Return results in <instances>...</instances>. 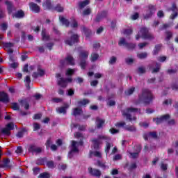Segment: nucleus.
I'll use <instances>...</instances> for the list:
<instances>
[{
	"label": "nucleus",
	"instance_id": "f257e3e1",
	"mask_svg": "<svg viewBox=\"0 0 178 178\" xmlns=\"http://www.w3.org/2000/svg\"><path fill=\"white\" fill-rule=\"evenodd\" d=\"M102 140H104V141H106L104 151L106 154L108 155V154H109V151H111V143H109V140H111L109 137L104 135H98L97 138H92L91 142L92 143V147L96 151H98V149H99V145L102 144Z\"/></svg>",
	"mask_w": 178,
	"mask_h": 178
},
{
	"label": "nucleus",
	"instance_id": "f03ea898",
	"mask_svg": "<svg viewBox=\"0 0 178 178\" xmlns=\"http://www.w3.org/2000/svg\"><path fill=\"white\" fill-rule=\"evenodd\" d=\"M155 99V96L149 89H142L141 93L138 96V104H143L144 105H149L152 104V101Z\"/></svg>",
	"mask_w": 178,
	"mask_h": 178
},
{
	"label": "nucleus",
	"instance_id": "7ed1b4c3",
	"mask_svg": "<svg viewBox=\"0 0 178 178\" xmlns=\"http://www.w3.org/2000/svg\"><path fill=\"white\" fill-rule=\"evenodd\" d=\"M140 38L143 40H154V36L149 33V30L146 27L140 28L139 32L136 35V40H138Z\"/></svg>",
	"mask_w": 178,
	"mask_h": 178
},
{
	"label": "nucleus",
	"instance_id": "20e7f679",
	"mask_svg": "<svg viewBox=\"0 0 178 178\" xmlns=\"http://www.w3.org/2000/svg\"><path fill=\"white\" fill-rule=\"evenodd\" d=\"M56 78L58 79L57 81L58 86L62 88H66L67 87V83H72V81H73V79L72 78L65 79L62 77V74L60 73H56Z\"/></svg>",
	"mask_w": 178,
	"mask_h": 178
},
{
	"label": "nucleus",
	"instance_id": "39448f33",
	"mask_svg": "<svg viewBox=\"0 0 178 178\" xmlns=\"http://www.w3.org/2000/svg\"><path fill=\"white\" fill-rule=\"evenodd\" d=\"M89 53L87 51H82L79 53V65L81 68L84 70L87 67V59H88Z\"/></svg>",
	"mask_w": 178,
	"mask_h": 178
},
{
	"label": "nucleus",
	"instance_id": "423d86ee",
	"mask_svg": "<svg viewBox=\"0 0 178 178\" xmlns=\"http://www.w3.org/2000/svg\"><path fill=\"white\" fill-rule=\"evenodd\" d=\"M118 45H120V47H122V45H125L128 51H133V49H135L136 47V43H129L126 42V39H124V38H120Z\"/></svg>",
	"mask_w": 178,
	"mask_h": 178
},
{
	"label": "nucleus",
	"instance_id": "0eeeda50",
	"mask_svg": "<svg viewBox=\"0 0 178 178\" xmlns=\"http://www.w3.org/2000/svg\"><path fill=\"white\" fill-rule=\"evenodd\" d=\"M10 130H15V124L10 122L6 125V127L1 129V134L3 136H10Z\"/></svg>",
	"mask_w": 178,
	"mask_h": 178
},
{
	"label": "nucleus",
	"instance_id": "6e6552de",
	"mask_svg": "<svg viewBox=\"0 0 178 178\" xmlns=\"http://www.w3.org/2000/svg\"><path fill=\"white\" fill-rule=\"evenodd\" d=\"M65 42L70 47L74 45V44H77V42H79V35L72 34L70 38L65 40Z\"/></svg>",
	"mask_w": 178,
	"mask_h": 178
},
{
	"label": "nucleus",
	"instance_id": "1a4fd4ad",
	"mask_svg": "<svg viewBox=\"0 0 178 178\" xmlns=\"http://www.w3.org/2000/svg\"><path fill=\"white\" fill-rule=\"evenodd\" d=\"M170 119V115L165 114L161 115L160 118H153V122H155L156 124H161V123H163V122H166V120H169Z\"/></svg>",
	"mask_w": 178,
	"mask_h": 178
},
{
	"label": "nucleus",
	"instance_id": "9d476101",
	"mask_svg": "<svg viewBox=\"0 0 178 178\" xmlns=\"http://www.w3.org/2000/svg\"><path fill=\"white\" fill-rule=\"evenodd\" d=\"M169 10L174 13L170 15V19H171V20H175V19L178 16V8L176 3H172V7L169 8Z\"/></svg>",
	"mask_w": 178,
	"mask_h": 178
},
{
	"label": "nucleus",
	"instance_id": "9b49d317",
	"mask_svg": "<svg viewBox=\"0 0 178 178\" xmlns=\"http://www.w3.org/2000/svg\"><path fill=\"white\" fill-rule=\"evenodd\" d=\"M88 170L90 176H92L93 177H101V175H102L101 170L97 168H92L91 167H89L88 168Z\"/></svg>",
	"mask_w": 178,
	"mask_h": 178
},
{
	"label": "nucleus",
	"instance_id": "f8f14e48",
	"mask_svg": "<svg viewBox=\"0 0 178 178\" xmlns=\"http://www.w3.org/2000/svg\"><path fill=\"white\" fill-rule=\"evenodd\" d=\"M29 6L30 10L33 12V13H40V12H41V7L34 2H30Z\"/></svg>",
	"mask_w": 178,
	"mask_h": 178
},
{
	"label": "nucleus",
	"instance_id": "ddd939ff",
	"mask_svg": "<svg viewBox=\"0 0 178 178\" xmlns=\"http://www.w3.org/2000/svg\"><path fill=\"white\" fill-rule=\"evenodd\" d=\"M148 11L145 15V19H149V17H152V15L155 14V11L156 10V8H155V6L153 5H149L148 6Z\"/></svg>",
	"mask_w": 178,
	"mask_h": 178
},
{
	"label": "nucleus",
	"instance_id": "4468645a",
	"mask_svg": "<svg viewBox=\"0 0 178 178\" xmlns=\"http://www.w3.org/2000/svg\"><path fill=\"white\" fill-rule=\"evenodd\" d=\"M9 95L8 93L2 91L0 92V102H3V104H9Z\"/></svg>",
	"mask_w": 178,
	"mask_h": 178
},
{
	"label": "nucleus",
	"instance_id": "2eb2a0df",
	"mask_svg": "<svg viewBox=\"0 0 178 178\" xmlns=\"http://www.w3.org/2000/svg\"><path fill=\"white\" fill-rule=\"evenodd\" d=\"M29 152H36V154H41L42 149L41 147H36L35 145H31L28 148Z\"/></svg>",
	"mask_w": 178,
	"mask_h": 178
},
{
	"label": "nucleus",
	"instance_id": "dca6fc26",
	"mask_svg": "<svg viewBox=\"0 0 178 178\" xmlns=\"http://www.w3.org/2000/svg\"><path fill=\"white\" fill-rule=\"evenodd\" d=\"M69 108V104H65L64 106L58 107L56 109L57 113H63V115H66L67 108Z\"/></svg>",
	"mask_w": 178,
	"mask_h": 178
},
{
	"label": "nucleus",
	"instance_id": "f3484780",
	"mask_svg": "<svg viewBox=\"0 0 178 178\" xmlns=\"http://www.w3.org/2000/svg\"><path fill=\"white\" fill-rule=\"evenodd\" d=\"M21 106H24L26 111H29L30 109V103L27 100V99H20L19 100Z\"/></svg>",
	"mask_w": 178,
	"mask_h": 178
},
{
	"label": "nucleus",
	"instance_id": "a211bd4d",
	"mask_svg": "<svg viewBox=\"0 0 178 178\" xmlns=\"http://www.w3.org/2000/svg\"><path fill=\"white\" fill-rule=\"evenodd\" d=\"M42 6L44 8V9H47L48 10H52L54 8L52 3H51V0H44Z\"/></svg>",
	"mask_w": 178,
	"mask_h": 178
},
{
	"label": "nucleus",
	"instance_id": "6ab92c4d",
	"mask_svg": "<svg viewBox=\"0 0 178 178\" xmlns=\"http://www.w3.org/2000/svg\"><path fill=\"white\" fill-rule=\"evenodd\" d=\"M104 124H105V120H102L98 117L96 118L97 129H102Z\"/></svg>",
	"mask_w": 178,
	"mask_h": 178
},
{
	"label": "nucleus",
	"instance_id": "aec40b11",
	"mask_svg": "<svg viewBox=\"0 0 178 178\" xmlns=\"http://www.w3.org/2000/svg\"><path fill=\"white\" fill-rule=\"evenodd\" d=\"M5 3L7 6V10L8 12V15H12V12H13V3L8 0L5 1Z\"/></svg>",
	"mask_w": 178,
	"mask_h": 178
},
{
	"label": "nucleus",
	"instance_id": "412c9836",
	"mask_svg": "<svg viewBox=\"0 0 178 178\" xmlns=\"http://www.w3.org/2000/svg\"><path fill=\"white\" fill-rule=\"evenodd\" d=\"M51 10H54L55 12H58V13H61L65 10V8H63V6H62L60 3H58L54 7L53 6Z\"/></svg>",
	"mask_w": 178,
	"mask_h": 178
},
{
	"label": "nucleus",
	"instance_id": "4be33fe9",
	"mask_svg": "<svg viewBox=\"0 0 178 178\" xmlns=\"http://www.w3.org/2000/svg\"><path fill=\"white\" fill-rule=\"evenodd\" d=\"M42 41H49V35H47V29H42L41 32Z\"/></svg>",
	"mask_w": 178,
	"mask_h": 178
},
{
	"label": "nucleus",
	"instance_id": "5701e85b",
	"mask_svg": "<svg viewBox=\"0 0 178 178\" xmlns=\"http://www.w3.org/2000/svg\"><path fill=\"white\" fill-rule=\"evenodd\" d=\"M127 113H134L136 112H138L140 115H143L141 113V108L129 107L127 108Z\"/></svg>",
	"mask_w": 178,
	"mask_h": 178
},
{
	"label": "nucleus",
	"instance_id": "b1692460",
	"mask_svg": "<svg viewBox=\"0 0 178 178\" xmlns=\"http://www.w3.org/2000/svg\"><path fill=\"white\" fill-rule=\"evenodd\" d=\"M122 116H125L127 120H129L130 122H133V120H137V117L131 118V114L124 111L122 112Z\"/></svg>",
	"mask_w": 178,
	"mask_h": 178
},
{
	"label": "nucleus",
	"instance_id": "393cba45",
	"mask_svg": "<svg viewBox=\"0 0 178 178\" xmlns=\"http://www.w3.org/2000/svg\"><path fill=\"white\" fill-rule=\"evenodd\" d=\"M72 127H74V129H77L78 127V130H79V131H86V125H80L79 124H72Z\"/></svg>",
	"mask_w": 178,
	"mask_h": 178
},
{
	"label": "nucleus",
	"instance_id": "a878e982",
	"mask_svg": "<svg viewBox=\"0 0 178 178\" xmlns=\"http://www.w3.org/2000/svg\"><path fill=\"white\" fill-rule=\"evenodd\" d=\"M24 11H23L22 10H18L14 14L15 17H16L17 19H23V17H24Z\"/></svg>",
	"mask_w": 178,
	"mask_h": 178
},
{
	"label": "nucleus",
	"instance_id": "bb28decb",
	"mask_svg": "<svg viewBox=\"0 0 178 178\" xmlns=\"http://www.w3.org/2000/svg\"><path fill=\"white\" fill-rule=\"evenodd\" d=\"M97 166H98L99 168H101L102 169H103V170H105V169H106V168H109V167H108L106 165V163L102 162L100 160H97Z\"/></svg>",
	"mask_w": 178,
	"mask_h": 178
},
{
	"label": "nucleus",
	"instance_id": "cd10ccee",
	"mask_svg": "<svg viewBox=\"0 0 178 178\" xmlns=\"http://www.w3.org/2000/svg\"><path fill=\"white\" fill-rule=\"evenodd\" d=\"M59 20L60 22H62V24H63L66 27H69V24H70V23L69 22V20L66 19V18H65L63 16L60 15Z\"/></svg>",
	"mask_w": 178,
	"mask_h": 178
},
{
	"label": "nucleus",
	"instance_id": "c85d7f7f",
	"mask_svg": "<svg viewBox=\"0 0 178 178\" xmlns=\"http://www.w3.org/2000/svg\"><path fill=\"white\" fill-rule=\"evenodd\" d=\"M82 31L84 33L86 37H87V38H88V37H90V35H91L92 34V32L86 26H83L82 27Z\"/></svg>",
	"mask_w": 178,
	"mask_h": 178
},
{
	"label": "nucleus",
	"instance_id": "c756f323",
	"mask_svg": "<svg viewBox=\"0 0 178 178\" xmlns=\"http://www.w3.org/2000/svg\"><path fill=\"white\" fill-rule=\"evenodd\" d=\"M81 113H83V109L80 108H75L73 109V112L72 113V115H73V116H79Z\"/></svg>",
	"mask_w": 178,
	"mask_h": 178
},
{
	"label": "nucleus",
	"instance_id": "7c9ffc66",
	"mask_svg": "<svg viewBox=\"0 0 178 178\" xmlns=\"http://www.w3.org/2000/svg\"><path fill=\"white\" fill-rule=\"evenodd\" d=\"M124 130L127 131H130L131 133H133L134 131H137V129L134 127V125H126L124 127Z\"/></svg>",
	"mask_w": 178,
	"mask_h": 178
},
{
	"label": "nucleus",
	"instance_id": "2f4dec72",
	"mask_svg": "<svg viewBox=\"0 0 178 178\" xmlns=\"http://www.w3.org/2000/svg\"><path fill=\"white\" fill-rule=\"evenodd\" d=\"M135 91H136V88L131 87V88L127 89V90H125L124 94H125V95L129 97L130 95H133V94L134 93Z\"/></svg>",
	"mask_w": 178,
	"mask_h": 178
},
{
	"label": "nucleus",
	"instance_id": "473e14b6",
	"mask_svg": "<svg viewBox=\"0 0 178 178\" xmlns=\"http://www.w3.org/2000/svg\"><path fill=\"white\" fill-rule=\"evenodd\" d=\"M161 48H162V44H156L153 50V55H158Z\"/></svg>",
	"mask_w": 178,
	"mask_h": 178
},
{
	"label": "nucleus",
	"instance_id": "72a5a7b5",
	"mask_svg": "<svg viewBox=\"0 0 178 178\" xmlns=\"http://www.w3.org/2000/svg\"><path fill=\"white\" fill-rule=\"evenodd\" d=\"M77 141L76 140H72V145H71V151L73 152H79V148H77Z\"/></svg>",
	"mask_w": 178,
	"mask_h": 178
},
{
	"label": "nucleus",
	"instance_id": "f704fd0d",
	"mask_svg": "<svg viewBox=\"0 0 178 178\" xmlns=\"http://www.w3.org/2000/svg\"><path fill=\"white\" fill-rule=\"evenodd\" d=\"M90 104V100L88 99H83L78 102V105L80 106H86V105H88Z\"/></svg>",
	"mask_w": 178,
	"mask_h": 178
},
{
	"label": "nucleus",
	"instance_id": "c9c22d12",
	"mask_svg": "<svg viewBox=\"0 0 178 178\" xmlns=\"http://www.w3.org/2000/svg\"><path fill=\"white\" fill-rule=\"evenodd\" d=\"M65 61L68 63V65H70L71 66L74 65V58L72 57L71 56H67L65 58Z\"/></svg>",
	"mask_w": 178,
	"mask_h": 178
},
{
	"label": "nucleus",
	"instance_id": "e433bc0d",
	"mask_svg": "<svg viewBox=\"0 0 178 178\" xmlns=\"http://www.w3.org/2000/svg\"><path fill=\"white\" fill-rule=\"evenodd\" d=\"M99 58V54L97 53H92L90 56V60L91 62H95L98 60V58Z\"/></svg>",
	"mask_w": 178,
	"mask_h": 178
},
{
	"label": "nucleus",
	"instance_id": "4c0bfd02",
	"mask_svg": "<svg viewBox=\"0 0 178 178\" xmlns=\"http://www.w3.org/2000/svg\"><path fill=\"white\" fill-rule=\"evenodd\" d=\"M87 5H90V0H85L83 1L79 2V8L80 9H83L87 6Z\"/></svg>",
	"mask_w": 178,
	"mask_h": 178
},
{
	"label": "nucleus",
	"instance_id": "58836bf2",
	"mask_svg": "<svg viewBox=\"0 0 178 178\" xmlns=\"http://www.w3.org/2000/svg\"><path fill=\"white\" fill-rule=\"evenodd\" d=\"M91 12H92V10H91L90 8H88L83 10L82 15L83 16H90V15H91Z\"/></svg>",
	"mask_w": 178,
	"mask_h": 178
},
{
	"label": "nucleus",
	"instance_id": "ea45409f",
	"mask_svg": "<svg viewBox=\"0 0 178 178\" xmlns=\"http://www.w3.org/2000/svg\"><path fill=\"white\" fill-rule=\"evenodd\" d=\"M156 67L153 68L152 73H158L161 70V64L155 63Z\"/></svg>",
	"mask_w": 178,
	"mask_h": 178
},
{
	"label": "nucleus",
	"instance_id": "a19ab883",
	"mask_svg": "<svg viewBox=\"0 0 178 178\" xmlns=\"http://www.w3.org/2000/svg\"><path fill=\"white\" fill-rule=\"evenodd\" d=\"M37 71L40 77H42V76H44L45 74V70H44L41 68V65L38 66Z\"/></svg>",
	"mask_w": 178,
	"mask_h": 178
},
{
	"label": "nucleus",
	"instance_id": "79ce46f5",
	"mask_svg": "<svg viewBox=\"0 0 178 178\" xmlns=\"http://www.w3.org/2000/svg\"><path fill=\"white\" fill-rule=\"evenodd\" d=\"M137 72L138 74H144L146 73L147 70H145V67L140 66L138 67Z\"/></svg>",
	"mask_w": 178,
	"mask_h": 178
},
{
	"label": "nucleus",
	"instance_id": "37998d69",
	"mask_svg": "<svg viewBox=\"0 0 178 178\" xmlns=\"http://www.w3.org/2000/svg\"><path fill=\"white\" fill-rule=\"evenodd\" d=\"M166 38L165 41H170V38L173 37V33L169 31H165Z\"/></svg>",
	"mask_w": 178,
	"mask_h": 178
},
{
	"label": "nucleus",
	"instance_id": "c03bdc74",
	"mask_svg": "<svg viewBox=\"0 0 178 178\" xmlns=\"http://www.w3.org/2000/svg\"><path fill=\"white\" fill-rule=\"evenodd\" d=\"M38 177V178H51V175H49V173L44 172L43 173L40 174Z\"/></svg>",
	"mask_w": 178,
	"mask_h": 178
},
{
	"label": "nucleus",
	"instance_id": "a18cd8bd",
	"mask_svg": "<svg viewBox=\"0 0 178 178\" xmlns=\"http://www.w3.org/2000/svg\"><path fill=\"white\" fill-rule=\"evenodd\" d=\"M147 56L148 54L147 52H143L137 55L139 59H145Z\"/></svg>",
	"mask_w": 178,
	"mask_h": 178
},
{
	"label": "nucleus",
	"instance_id": "49530a36",
	"mask_svg": "<svg viewBox=\"0 0 178 178\" xmlns=\"http://www.w3.org/2000/svg\"><path fill=\"white\" fill-rule=\"evenodd\" d=\"M74 74V70L69 68L65 72V76H73Z\"/></svg>",
	"mask_w": 178,
	"mask_h": 178
},
{
	"label": "nucleus",
	"instance_id": "de8ad7c7",
	"mask_svg": "<svg viewBox=\"0 0 178 178\" xmlns=\"http://www.w3.org/2000/svg\"><path fill=\"white\" fill-rule=\"evenodd\" d=\"M47 165L49 168V169H54V168H55V163L53 161H47Z\"/></svg>",
	"mask_w": 178,
	"mask_h": 178
},
{
	"label": "nucleus",
	"instance_id": "09e8293b",
	"mask_svg": "<svg viewBox=\"0 0 178 178\" xmlns=\"http://www.w3.org/2000/svg\"><path fill=\"white\" fill-rule=\"evenodd\" d=\"M123 34H124V35H131V34H133V29H124L123 31Z\"/></svg>",
	"mask_w": 178,
	"mask_h": 178
},
{
	"label": "nucleus",
	"instance_id": "8fccbe9b",
	"mask_svg": "<svg viewBox=\"0 0 178 178\" xmlns=\"http://www.w3.org/2000/svg\"><path fill=\"white\" fill-rule=\"evenodd\" d=\"M116 60H118V58L115 56H112L110 58L108 63L109 65H115V63H116Z\"/></svg>",
	"mask_w": 178,
	"mask_h": 178
},
{
	"label": "nucleus",
	"instance_id": "3c124183",
	"mask_svg": "<svg viewBox=\"0 0 178 178\" xmlns=\"http://www.w3.org/2000/svg\"><path fill=\"white\" fill-rule=\"evenodd\" d=\"M11 108L13 111H19L20 109V107H19V104H17V103L16 102L12 104Z\"/></svg>",
	"mask_w": 178,
	"mask_h": 178
},
{
	"label": "nucleus",
	"instance_id": "603ef678",
	"mask_svg": "<svg viewBox=\"0 0 178 178\" xmlns=\"http://www.w3.org/2000/svg\"><path fill=\"white\" fill-rule=\"evenodd\" d=\"M41 129V126L40 124L37 122L33 123V131H37V130H40Z\"/></svg>",
	"mask_w": 178,
	"mask_h": 178
},
{
	"label": "nucleus",
	"instance_id": "864d4df0",
	"mask_svg": "<svg viewBox=\"0 0 178 178\" xmlns=\"http://www.w3.org/2000/svg\"><path fill=\"white\" fill-rule=\"evenodd\" d=\"M51 144H52V139L49 138L45 143L46 148L48 149L51 147Z\"/></svg>",
	"mask_w": 178,
	"mask_h": 178
},
{
	"label": "nucleus",
	"instance_id": "5fc2aeb1",
	"mask_svg": "<svg viewBox=\"0 0 178 178\" xmlns=\"http://www.w3.org/2000/svg\"><path fill=\"white\" fill-rule=\"evenodd\" d=\"M103 18H102L101 15L97 13V15L96 16V17L94 19V22H95V23H99V22H101V20H102Z\"/></svg>",
	"mask_w": 178,
	"mask_h": 178
},
{
	"label": "nucleus",
	"instance_id": "6e6d98bb",
	"mask_svg": "<svg viewBox=\"0 0 178 178\" xmlns=\"http://www.w3.org/2000/svg\"><path fill=\"white\" fill-rule=\"evenodd\" d=\"M102 19H105V17H106V16H108V11H106V10H103L100 13H98Z\"/></svg>",
	"mask_w": 178,
	"mask_h": 178
},
{
	"label": "nucleus",
	"instance_id": "4d7b16f0",
	"mask_svg": "<svg viewBox=\"0 0 178 178\" xmlns=\"http://www.w3.org/2000/svg\"><path fill=\"white\" fill-rule=\"evenodd\" d=\"M133 169H137V164L136 163H133L129 165V170L131 172Z\"/></svg>",
	"mask_w": 178,
	"mask_h": 178
},
{
	"label": "nucleus",
	"instance_id": "13d9d810",
	"mask_svg": "<svg viewBox=\"0 0 178 178\" xmlns=\"http://www.w3.org/2000/svg\"><path fill=\"white\" fill-rule=\"evenodd\" d=\"M148 42H142V43H139L138 45L139 47V49H143V48H144V47H147V45H148Z\"/></svg>",
	"mask_w": 178,
	"mask_h": 178
},
{
	"label": "nucleus",
	"instance_id": "bf43d9fd",
	"mask_svg": "<svg viewBox=\"0 0 178 178\" xmlns=\"http://www.w3.org/2000/svg\"><path fill=\"white\" fill-rule=\"evenodd\" d=\"M16 136L18 138H23V136H24V131H18L17 134H16Z\"/></svg>",
	"mask_w": 178,
	"mask_h": 178
},
{
	"label": "nucleus",
	"instance_id": "052dcab7",
	"mask_svg": "<svg viewBox=\"0 0 178 178\" xmlns=\"http://www.w3.org/2000/svg\"><path fill=\"white\" fill-rule=\"evenodd\" d=\"M125 62L127 65H131V63H134V60L133 58H127L125 59Z\"/></svg>",
	"mask_w": 178,
	"mask_h": 178
},
{
	"label": "nucleus",
	"instance_id": "680f3d73",
	"mask_svg": "<svg viewBox=\"0 0 178 178\" xmlns=\"http://www.w3.org/2000/svg\"><path fill=\"white\" fill-rule=\"evenodd\" d=\"M94 156H96L97 158H102V154L100 152L95 151L93 152Z\"/></svg>",
	"mask_w": 178,
	"mask_h": 178
},
{
	"label": "nucleus",
	"instance_id": "e2e57ef3",
	"mask_svg": "<svg viewBox=\"0 0 178 178\" xmlns=\"http://www.w3.org/2000/svg\"><path fill=\"white\" fill-rule=\"evenodd\" d=\"M54 42H49L46 44V47L48 48L49 51H52V48L54 47Z\"/></svg>",
	"mask_w": 178,
	"mask_h": 178
},
{
	"label": "nucleus",
	"instance_id": "0e129e2a",
	"mask_svg": "<svg viewBox=\"0 0 178 178\" xmlns=\"http://www.w3.org/2000/svg\"><path fill=\"white\" fill-rule=\"evenodd\" d=\"M167 58L166 56H159L158 58H157V60H159V62H165V60H166Z\"/></svg>",
	"mask_w": 178,
	"mask_h": 178
},
{
	"label": "nucleus",
	"instance_id": "69168bd1",
	"mask_svg": "<svg viewBox=\"0 0 178 178\" xmlns=\"http://www.w3.org/2000/svg\"><path fill=\"white\" fill-rule=\"evenodd\" d=\"M161 168L165 172L168 170V164H165L163 163H161Z\"/></svg>",
	"mask_w": 178,
	"mask_h": 178
},
{
	"label": "nucleus",
	"instance_id": "338daca9",
	"mask_svg": "<svg viewBox=\"0 0 178 178\" xmlns=\"http://www.w3.org/2000/svg\"><path fill=\"white\" fill-rule=\"evenodd\" d=\"M110 133H111V134H116L119 133V130L116 129L115 128H111Z\"/></svg>",
	"mask_w": 178,
	"mask_h": 178
},
{
	"label": "nucleus",
	"instance_id": "774afa93",
	"mask_svg": "<svg viewBox=\"0 0 178 178\" xmlns=\"http://www.w3.org/2000/svg\"><path fill=\"white\" fill-rule=\"evenodd\" d=\"M36 165H44V159H39L36 161Z\"/></svg>",
	"mask_w": 178,
	"mask_h": 178
}]
</instances>
